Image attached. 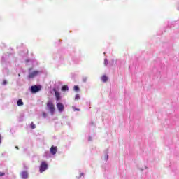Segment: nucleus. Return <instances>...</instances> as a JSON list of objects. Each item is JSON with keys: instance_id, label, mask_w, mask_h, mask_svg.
Listing matches in <instances>:
<instances>
[{"instance_id": "10", "label": "nucleus", "mask_w": 179, "mask_h": 179, "mask_svg": "<svg viewBox=\"0 0 179 179\" xmlns=\"http://www.w3.org/2000/svg\"><path fill=\"white\" fill-rule=\"evenodd\" d=\"M102 82L105 83L108 81V77L106 76H103L101 78Z\"/></svg>"}, {"instance_id": "17", "label": "nucleus", "mask_w": 179, "mask_h": 179, "mask_svg": "<svg viewBox=\"0 0 179 179\" xmlns=\"http://www.w3.org/2000/svg\"><path fill=\"white\" fill-rule=\"evenodd\" d=\"M87 77H85L83 78V82H87Z\"/></svg>"}, {"instance_id": "13", "label": "nucleus", "mask_w": 179, "mask_h": 179, "mask_svg": "<svg viewBox=\"0 0 179 179\" xmlns=\"http://www.w3.org/2000/svg\"><path fill=\"white\" fill-rule=\"evenodd\" d=\"M79 99H80V96H79V94H76V97H74V100L78 101Z\"/></svg>"}, {"instance_id": "11", "label": "nucleus", "mask_w": 179, "mask_h": 179, "mask_svg": "<svg viewBox=\"0 0 179 179\" xmlns=\"http://www.w3.org/2000/svg\"><path fill=\"white\" fill-rule=\"evenodd\" d=\"M67 90H68V87H67V85H64V86H62V91L65 92V91H67Z\"/></svg>"}, {"instance_id": "6", "label": "nucleus", "mask_w": 179, "mask_h": 179, "mask_svg": "<svg viewBox=\"0 0 179 179\" xmlns=\"http://www.w3.org/2000/svg\"><path fill=\"white\" fill-rule=\"evenodd\" d=\"M22 179H27L29 177V174L27 173V171H22L20 173Z\"/></svg>"}, {"instance_id": "12", "label": "nucleus", "mask_w": 179, "mask_h": 179, "mask_svg": "<svg viewBox=\"0 0 179 179\" xmlns=\"http://www.w3.org/2000/svg\"><path fill=\"white\" fill-rule=\"evenodd\" d=\"M73 90L76 91V92H78L79 91V87L78 85H74Z\"/></svg>"}, {"instance_id": "20", "label": "nucleus", "mask_w": 179, "mask_h": 179, "mask_svg": "<svg viewBox=\"0 0 179 179\" xmlns=\"http://www.w3.org/2000/svg\"><path fill=\"white\" fill-rule=\"evenodd\" d=\"M0 144H1V135H0Z\"/></svg>"}, {"instance_id": "14", "label": "nucleus", "mask_w": 179, "mask_h": 179, "mask_svg": "<svg viewBox=\"0 0 179 179\" xmlns=\"http://www.w3.org/2000/svg\"><path fill=\"white\" fill-rule=\"evenodd\" d=\"M30 127H31V129H35L36 125L33 122H31Z\"/></svg>"}, {"instance_id": "7", "label": "nucleus", "mask_w": 179, "mask_h": 179, "mask_svg": "<svg viewBox=\"0 0 179 179\" xmlns=\"http://www.w3.org/2000/svg\"><path fill=\"white\" fill-rule=\"evenodd\" d=\"M53 91L55 94L57 101H59L61 99L60 93H59V92H57L55 89H53Z\"/></svg>"}, {"instance_id": "8", "label": "nucleus", "mask_w": 179, "mask_h": 179, "mask_svg": "<svg viewBox=\"0 0 179 179\" xmlns=\"http://www.w3.org/2000/svg\"><path fill=\"white\" fill-rule=\"evenodd\" d=\"M57 152V147L52 146L50 148V153H52V155H55V154Z\"/></svg>"}, {"instance_id": "2", "label": "nucleus", "mask_w": 179, "mask_h": 179, "mask_svg": "<svg viewBox=\"0 0 179 179\" xmlns=\"http://www.w3.org/2000/svg\"><path fill=\"white\" fill-rule=\"evenodd\" d=\"M48 169V164L45 162H42L41 166L39 167V172L43 173Z\"/></svg>"}, {"instance_id": "4", "label": "nucleus", "mask_w": 179, "mask_h": 179, "mask_svg": "<svg viewBox=\"0 0 179 179\" xmlns=\"http://www.w3.org/2000/svg\"><path fill=\"white\" fill-rule=\"evenodd\" d=\"M38 73H40V71H34L33 72H31L29 75H28V78H35V76H38Z\"/></svg>"}, {"instance_id": "1", "label": "nucleus", "mask_w": 179, "mask_h": 179, "mask_svg": "<svg viewBox=\"0 0 179 179\" xmlns=\"http://www.w3.org/2000/svg\"><path fill=\"white\" fill-rule=\"evenodd\" d=\"M47 108L49 109L50 114L53 115V114H55V105H53L52 102H47Z\"/></svg>"}, {"instance_id": "22", "label": "nucleus", "mask_w": 179, "mask_h": 179, "mask_svg": "<svg viewBox=\"0 0 179 179\" xmlns=\"http://www.w3.org/2000/svg\"><path fill=\"white\" fill-rule=\"evenodd\" d=\"M16 149H18V147H15Z\"/></svg>"}, {"instance_id": "16", "label": "nucleus", "mask_w": 179, "mask_h": 179, "mask_svg": "<svg viewBox=\"0 0 179 179\" xmlns=\"http://www.w3.org/2000/svg\"><path fill=\"white\" fill-rule=\"evenodd\" d=\"M5 176V173L1 172L0 171V177H3Z\"/></svg>"}, {"instance_id": "18", "label": "nucleus", "mask_w": 179, "mask_h": 179, "mask_svg": "<svg viewBox=\"0 0 179 179\" xmlns=\"http://www.w3.org/2000/svg\"><path fill=\"white\" fill-rule=\"evenodd\" d=\"M7 84H8V82L6 80H4L3 82V85H6Z\"/></svg>"}, {"instance_id": "9", "label": "nucleus", "mask_w": 179, "mask_h": 179, "mask_svg": "<svg viewBox=\"0 0 179 179\" xmlns=\"http://www.w3.org/2000/svg\"><path fill=\"white\" fill-rule=\"evenodd\" d=\"M24 105V102L22 101V99H19L17 101V106H22Z\"/></svg>"}, {"instance_id": "5", "label": "nucleus", "mask_w": 179, "mask_h": 179, "mask_svg": "<svg viewBox=\"0 0 179 179\" xmlns=\"http://www.w3.org/2000/svg\"><path fill=\"white\" fill-rule=\"evenodd\" d=\"M56 106H57V108H58L59 111H60V112H63L64 111V106L63 103L59 102V103H57Z\"/></svg>"}, {"instance_id": "19", "label": "nucleus", "mask_w": 179, "mask_h": 179, "mask_svg": "<svg viewBox=\"0 0 179 179\" xmlns=\"http://www.w3.org/2000/svg\"><path fill=\"white\" fill-rule=\"evenodd\" d=\"M43 115L44 117H46V115H46L45 113H43Z\"/></svg>"}, {"instance_id": "23", "label": "nucleus", "mask_w": 179, "mask_h": 179, "mask_svg": "<svg viewBox=\"0 0 179 179\" xmlns=\"http://www.w3.org/2000/svg\"><path fill=\"white\" fill-rule=\"evenodd\" d=\"M108 155H106V159H108Z\"/></svg>"}, {"instance_id": "15", "label": "nucleus", "mask_w": 179, "mask_h": 179, "mask_svg": "<svg viewBox=\"0 0 179 179\" xmlns=\"http://www.w3.org/2000/svg\"><path fill=\"white\" fill-rule=\"evenodd\" d=\"M108 63V61L107 60V59H105L104 60L105 66H107Z\"/></svg>"}, {"instance_id": "3", "label": "nucleus", "mask_w": 179, "mask_h": 179, "mask_svg": "<svg viewBox=\"0 0 179 179\" xmlns=\"http://www.w3.org/2000/svg\"><path fill=\"white\" fill-rule=\"evenodd\" d=\"M41 89V87H38L37 85H34L31 87V92L32 93H37Z\"/></svg>"}, {"instance_id": "21", "label": "nucleus", "mask_w": 179, "mask_h": 179, "mask_svg": "<svg viewBox=\"0 0 179 179\" xmlns=\"http://www.w3.org/2000/svg\"><path fill=\"white\" fill-rule=\"evenodd\" d=\"M18 77H20V74H18Z\"/></svg>"}]
</instances>
